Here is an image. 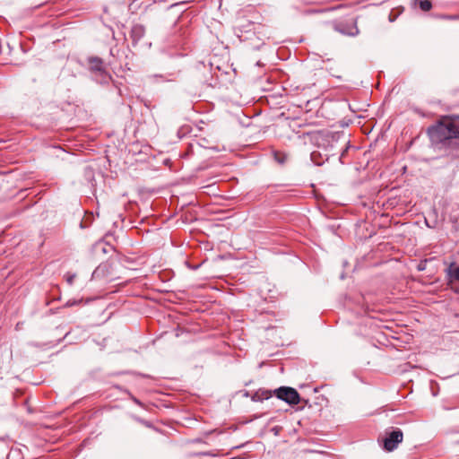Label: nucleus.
Returning <instances> with one entry per match:
<instances>
[{"instance_id": "f257e3e1", "label": "nucleus", "mask_w": 459, "mask_h": 459, "mask_svg": "<svg viewBox=\"0 0 459 459\" xmlns=\"http://www.w3.org/2000/svg\"><path fill=\"white\" fill-rule=\"evenodd\" d=\"M433 141L446 147L459 146V117H443L435 126L429 129Z\"/></svg>"}, {"instance_id": "f03ea898", "label": "nucleus", "mask_w": 459, "mask_h": 459, "mask_svg": "<svg viewBox=\"0 0 459 459\" xmlns=\"http://www.w3.org/2000/svg\"><path fill=\"white\" fill-rule=\"evenodd\" d=\"M277 398L286 402L289 404L296 405L299 403V393L291 387L281 386L273 391Z\"/></svg>"}, {"instance_id": "7ed1b4c3", "label": "nucleus", "mask_w": 459, "mask_h": 459, "mask_svg": "<svg viewBox=\"0 0 459 459\" xmlns=\"http://www.w3.org/2000/svg\"><path fill=\"white\" fill-rule=\"evenodd\" d=\"M403 431L400 429H393L384 439V448L387 451L394 450L403 441Z\"/></svg>"}, {"instance_id": "20e7f679", "label": "nucleus", "mask_w": 459, "mask_h": 459, "mask_svg": "<svg viewBox=\"0 0 459 459\" xmlns=\"http://www.w3.org/2000/svg\"><path fill=\"white\" fill-rule=\"evenodd\" d=\"M90 69L91 72L100 74L103 81H107L108 74L103 66V61L101 58L93 56L89 58Z\"/></svg>"}, {"instance_id": "39448f33", "label": "nucleus", "mask_w": 459, "mask_h": 459, "mask_svg": "<svg viewBox=\"0 0 459 459\" xmlns=\"http://www.w3.org/2000/svg\"><path fill=\"white\" fill-rule=\"evenodd\" d=\"M144 33L145 29L141 24H135L131 29V38L134 42L139 41L144 36Z\"/></svg>"}, {"instance_id": "423d86ee", "label": "nucleus", "mask_w": 459, "mask_h": 459, "mask_svg": "<svg viewBox=\"0 0 459 459\" xmlns=\"http://www.w3.org/2000/svg\"><path fill=\"white\" fill-rule=\"evenodd\" d=\"M448 279L452 281H459V266L455 263H451L448 268L446 270Z\"/></svg>"}, {"instance_id": "0eeeda50", "label": "nucleus", "mask_w": 459, "mask_h": 459, "mask_svg": "<svg viewBox=\"0 0 459 459\" xmlns=\"http://www.w3.org/2000/svg\"><path fill=\"white\" fill-rule=\"evenodd\" d=\"M272 397V391L270 390H259L254 395L255 401L267 400Z\"/></svg>"}, {"instance_id": "6e6552de", "label": "nucleus", "mask_w": 459, "mask_h": 459, "mask_svg": "<svg viewBox=\"0 0 459 459\" xmlns=\"http://www.w3.org/2000/svg\"><path fill=\"white\" fill-rule=\"evenodd\" d=\"M432 7V4L430 1L429 0H421L420 1V8L422 10V11H429Z\"/></svg>"}, {"instance_id": "1a4fd4ad", "label": "nucleus", "mask_w": 459, "mask_h": 459, "mask_svg": "<svg viewBox=\"0 0 459 459\" xmlns=\"http://www.w3.org/2000/svg\"><path fill=\"white\" fill-rule=\"evenodd\" d=\"M75 276L76 275L74 273H70L65 274V279H66V281L68 282V284H70V285L73 284Z\"/></svg>"}, {"instance_id": "9d476101", "label": "nucleus", "mask_w": 459, "mask_h": 459, "mask_svg": "<svg viewBox=\"0 0 459 459\" xmlns=\"http://www.w3.org/2000/svg\"><path fill=\"white\" fill-rule=\"evenodd\" d=\"M354 29H355V32L351 31V32H346V33L349 34V35H356V34H358L359 30H358L357 27H355ZM341 31L342 33H345L343 30H341Z\"/></svg>"}, {"instance_id": "9b49d317", "label": "nucleus", "mask_w": 459, "mask_h": 459, "mask_svg": "<svg viewBox=\"0 0 459 459\" xmlns=\"http://www.w3.org/2000/svg\"><path fill=\"white\" fill-rule=\"evenodd\" d=\"M77 303V301H67L66 304H65V307H71V306H74Z\"/></svg>"}, {"instance_id": "f8f14e48", "label": "nucleus", "mask_w": 459, "mask_h": 459, "mask_svg": "<svg viewBox=\"0 0 459 459\" xmlns=\"http://www.w3.org/2000/svg\"><path fill=\"white\" fill-rule=\"evenodd\" d=\"M99 270H100V268H97V269L94 271V274L98 273H99Z\"/></svg>"}]
</instances>
